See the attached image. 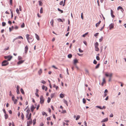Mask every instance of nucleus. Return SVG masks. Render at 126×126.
I'll return each instance as SVG.
<instances>
[{"instance_id": "nucleus-1", "label": "nucleus", "mask_w": 126, "mask_h": 126, "mask_svg": "<svg viewBox=\"0 0 126 126\" xmlns=\"http://www.w3.org/2000/svg\"><path fill=\"white\" fill-rule=\"evenodd\" d=\"M2 65L3 66H6L8 65L9 63L6 60L4 61L2 63Z\"/></svg>"}, {"instance_id": "nucleus-2", "label": "nucleus", "mask_w": 126, "mask_h": 126, "mask_svg": "<svg viewBox=\"0 0 126 126\" xmlns=\"http://www.w3.org/2000/svg\"><path fill=\"white\" fill-rule=\"evenodd\" d=\"M29 36L30 35L28 34H27L26 35V37L28 41V42L29 43H30V40H31V41H33V39L32 40V38H30L29 37Z\"/></svg>"}, {"instance_id": "nucleus-3", "label": "nucleus", "mask_w": 126, "mask_h": 126, "mask_svg": "<svg viewBox=\"0 0 126 126\" xmlns=\"http://www.w3.org/2000/svg\"><path fill=\"white\" fill-rule=\"evenodd\" d=\"M13 57L12 56H4V58L5 59H8L7 60V61H10L11 59Z\"/></svg>"}, {"instance_id": "nucleus-4", "label": "nucleus", "mask_w": 126, "mask_h": 126, "mask_svg": "<svg viewBox=\"0 0 126 126\" xmlns=\"http://www.w3.org/2000/svg\"><path fill=\"white\" fill-rule=\"evenodd\" d=\"M40 103L41 104H43L44 102V100L43 95H41L40 97Z\"/></svg>"}, {"instance_id": "nucleus-5", "label": "nucleus", "mask_w": 126, "mask_h": 126, "mask_svg": "<svg viewBox=\"0 0 126 126\" xmlns=\"http://www.w3.org/2000/svg\"><path fill=\"white\" fill-rule=\"evenodd\" d=\"M12 98V100L14 101V103L15 104H16L17 103V100L16 99H15V97L13 95Z\"/></svg>"}, {"instance_id": "nucleus-6", "label": "nucleus", "mask_w": 126, "mask_h": 126, "mask_svg": "<svg viewBox=\"0 0 126 126\" xmlns=\"http://www.w3.org/2000/svg\"><path fill=\"white\" fill-rule=\"evenodd\" d=\"M114 24L113 23H111L109 25V29L111 30L112 29L114 28Z\"/></svg>"}, {"instance_id": "nucleus-7", "label": "nucleus", "mask_w": 126, "mask_h": 126, "mask_svg": "<svg viewBox=\"0 0 126 126\" xmlns=\"http://www.w3.org/2000/svg\"><path fill=\"white\" fill-rule=\"evenodd\" d=\"M108 120V118H107L103 119L101 121V123L104 122H107Z\"/></svg>"}, {"instance_id": "nucleus-8", "label": "nucleus", "mask_w": 126, "mask_h": 126, "mask_svg": "<svg viewBox=\"0 0 126 126\" xmlns=\"http://www.w3.org/2000/svg\"><path fill=\"white\" fill-rule=\"evenodd\" d=\"M35 107H34V106L33 105H32V106L31 107V110L32 112H33L34 109H35Z\"/></svg>"}, {"instance_id": "nucleus-9", "label": "nucleus", "mask_w": 126, "mask_h": 126, "mask_svg": "<svg viewBox=\"0 0 126 126\" xmlns=\"http://www.w3.org/2000/svg\"><path fill=\"white\" fill-rule=\"evenodd\" d=\"M110 11H111L110 14H111V17L113 18L114 17H115V16L114 15H113V10H112L111 9L110 10Z\"/></svg>"}, {"instance_id": "nucleus-10", "label": "nucleus", "mask_w": 126, "mask_h": 126, "mask_svg": "<svg viewBox=\"0 0 126 126\" xmlns=\"http://www.w3.org/2000/svg\"><path fill=\"white\" fill-rule=\"evenodd\" d=\"M24 60H20L17 63V64H20L24 62Z\"/></svg>"}, {"instance_id": "nucleus-11", "label": "nucleus", "mask_w": 126, "mask_h": 126, "mask_svg": "<svg viewBox=\"0 0 126 126\" xmlns=\"http://www.w3.org/2000/svg\"><path fill=\"white\" fill-rule=\"evenodd\" d=\"M28 47L26 45L25 47V53H26L28 51Z\"/></svg>"}, {"instance_id": "nucleus-12", "label": "nucleus", "mask_w": 126, "mask_h": 126, "mask_svg": "<svg viewBox=\"0 0 126 126\" xmlns=\"http://www.w3.org/2000/svg\"><path fill=\"white\" fill-rule=\"evenodd\" d=\"M105 75L106 76V77H108L109 76H110V78H111V77L112 76V73H111L109 75L107 73H106L105 74Z\"/></svg>"}, {"instance_id": "nucleus-13", "label": "nucleus", "mask_w": 126, "mask_h": 126, "mask_svg": "<svg viewBox=\"0 0 126 126\" xmlns=\"http://www.w3.org/2000/svg\"><path fill=\"white\" fill-rule=\"evenodd\" d=\"M106 81L105 78H103V82H102L101 83V85L102 86H103L104 85V83Z\"/></svg>"}, {"instance_id": "nucleus-14", "label": "nucleus", "mask_w": 126, "mask_h": 126, "mask_svg": "<svg viewBox=\"0 0 126 126\" xmlns=\"http://www.w3.org/2000/svg\"><path fill=\"white\" fill-rule=\"evenodd\" d=\"M74 65H76L77 63L78 62V60L77 59H75L74 60Z\"/></svg>"}, {"instance_id": "nucleus-15", "label": "nucleus", "mask_w": 126, "mask_h": 126, "mask_svg": "<svg viewBox=\"0 0 126 126\" xmlns=\"http://www.w3.org/2000/svg\"><path fill=\"white\" fill-rule=\"evenodd\" d=\"M11 14V18H12L13 16V11L12 10L10 9Z\"/></svg>"}, {"instance_id": "nucleus-16", "label": "nucleus", "mask_w": 126, "mask_h": 126, "mask_svg": "<svg viewBox=\"0 0 126 126\" xmlns=\"http://www.w3.org/2000/svg\"><path fill=\"white\" fill-rule=\"evenodd\" d=\"M35 35L36 38L38 40H39V38L38 35L36 33H35Z\"/></svg>"}, {"instance_id": "nucleus-17", "label": "nucleus", "mask_w": 126, "mask_h": 126, "mask_svg": "<svg viewBox=\"0 0 126 126\" xmlns=\"http://www.w3.org/2000/svg\"><path fill=\"white\" fill-rule=\"evenodd\" d=\"M85 73L86 74H88V75H89V71L87 69H85Z\"/></svg>"}, {"instance_id": "nucleus-18", "label": "nucleus", "mask_w": 126, "mask_h": 126, "mask_svg": "<svg viewBox=\"0 0 126 126\" xmlns=\"http://www.w3.org/2000/svg\"><path fill=\"white\" fill-rule=\"evenodd\" d=\"M101 21H99L98 23H96L95 25L96 27H97L99 25L100 23H101Z\"/></svg>"}, {"instance_id": "nucleus-19", "label": "nucleus", "mask_w": 126, "mask_h": 126, "mask_svg": "<svg viewBox=\"0 0 126 126\" xmlns=\"http://www.w3.org/2000/svg\"><path fill=\"white\" fill-rule=\"evenodd\" d=\"M21 117L22 120H24V116L23 113H21Z\"/></svg>"}, {"instance_id": "nucleus-20", "label": "nucleus", "mask_w": 126, "mask_h": 126, "mask_svg": "<svg viewBox=\"0 0 126 126\" xmlns=\"http://www.w3.org/2000/svg\"><path fill=\"white\" fill-rule=\"evenodd\" d=\"M31 116H32V114L30 113L29 114V117L27 118L28 120H30L31 119Z\"/></svg>"}, {"instance_id": "nucleus-21", "label": "nucleus", "mask_w": 126, "mask_h": 126, "mask_svg": "<svg viewBox=\"0 0 126 126\" xmlns=\"http://www.w3.org/2000/svg\"><path fill=\"white\" fill-rule=\"evenodd\" d=\"M53 22H54V20L53 19L51 20V21L50 22V23H51V25L52 26H53Z\"/></svg>"}, {"instance_id": "nucleus-22", "label": "nucleus", "mask_w": 126, "mask_h": 126, "mask_svg": "<svg viewBox=\"0 0 126 126\" xmlns=\"http://www.w3.org/2000/svg\"><path fill=\"white\" fill-rule=\"evenodd\" d=\"M95 50L97 51H98L99 50V49L98 47H95Z\"/></svg>"}, {"instance_id": "nucleus-23", "label": "nucleus", "mask_w": 126, "mask_h": 126, "mask_svg": "<svg viewBox=\"0 0 126 126\" xmlns=\"http://www.w3.org/2000/svg\"><path fill=\"white\" fill-rule=\"evenodd\" d=\"M5 118L6 119H7L8 118V115L7 114L5 113L4 115Z\"/></svg>"}, {"instance_id": "nucleus-24", "label": "nucleus", "mask_w": 126, "mask_h": 126, "mask_svg": "<svg viewBox=\"0 0 126 126\" xmlns=\"http://www.w3.org/2000/svg\"><path fill=\"white\" fill-rule=\"evenodd\" d=\"M20 92L23 94H24V90L22 88H21L20 89Z\"/></svg>"}, {"instance_id": "nucleus-25", "label": "nucleus", "mask_w": 126, "mask_h": 126, "mask_svg": "<svg viewBox=\"0 0 126 126\" xmlns=\"http://www.w3.org/2000/svg\"><path fill=\"white\" fill-rule=\"evenodd\" d=\"M42 70L41 69H40V70L38 71V73L39 75H40L42 73Z\"/></svg>"}, {"instance_id": "nucleus-26", "label": "nucleus", "mask_w": 126, "mask_h": 126, "mask_svg": "<svg viewBox=\"0 0 126 126\" xmlns=\"http://www.w3.org/2000/svg\"><path fill=\"white\" fill-rule=\"evenodd\" d=\"M121 9L123 11H124V10L123 8L121 6H119L117 8V10H119V9Z\"/></svg>"}, {"instance_id": "nucleus-27", "label": "nucleus", "mask_w": 126, "mask_h": 126, "mask_svg": "<svg viewBox=\"0 0 126 126\" xmlns=\"http://www.w3.org/2000/svg\"><path fill=\"white\" fill-rule=\"evenodd\" d=\"M72 55L71 54H69L68 55V57L69 58H72Z\"/></svg>"}, {"instance_id": "nucleus-28", "label": "nucleus", "mask_w": 126, "mask_h": 126, "mask_svg": "<svg viewBox=\"0 0 126 126\" xmlns=\"http://www.w3.org/2000/svg\"><path fill=\"white\" fill-rule=\"evenodd\" d=\"M60 97L62 98H63L64 97L63 94H61L60 95Z\"/></svg>"}, {"instance_id": "nucleus-29", "label": "nucleus", "mask_w": 126, "mask_h": 126, "mask_svg": "<svg viewBox=\"0 0 126 126\" xmlns=\"http://www.w3.org/2000/svg\"><path fill=\"white\" fill-rule=\"evenodd\" d=\"M80 118V116L79 115H78L76 117V120H77L79 119Z\"/></svg>"}, {"instance_id": "nucleus-30", "label": "nucleus", "mask_w": 126, "mask_h": 126, "mask_svg": "<svg viewBox=\"0 0 126 126\" xmlns=\"http://www.w3.org/2000/svg\"><path fill=\"white\" fill-rule=\"evenodd\" d=\"M100 63H98L95 66V69H97V68H98L99 67V66H100Z\"/></svg>"}, {"instance_id": "nucleus-31", "label": "nucleus", "mask_w": 126, "mask_h": 126, "mask_svg": "<svg viewBox=\"0 0 126 126\" xmlns=\"http://www.w3.org/2000/svg\"><path fill=\"white\" fill-rule=\"evenodd\" d=\"M25 27V24L24 23H23L21 25V27L22 28H23Z\"/></svg>"}, {"instance_id": "nucleus-32", "label": "nucleus", "mask_w": 126, "mask_h": 126, "mask_svg": "<svg viewBox=\"0 0 126 126\" xmlns=\"http://www.w3.org/2000/svg\"><path fill=\"white\" fill-rule=\"evenodd\" d=\"M36 119H34L33 120V125H34L35 124V123H36Z\"/></svg>"}, {"instance_id": "nucleus-33", "label": "nucleus", "mask_w": 126, "mask_h": 126, "mask_svg": "<svg viewBox=\"0 0 126 126\" xmlns=\"http://www.w3.org/2000/svg\"><path fill=\"white\" fill-rule=\"evenodd\" d=\"M16 11L17 13L18 14H19L20 13H19V10L18 8H17L16 9Z\"/></svg>"}, {"instance_id": "nucleus-34", "label": "nucleus", "mask_w": 126, "mask_h": 126, "mask_svg": "<svg viewBox=\"0 0 126 126\" xmlns=\"http://www.w3.org/2000/svg\"><path fill=\"white\" fill-rule=\"evenodd\" d=\"M64 103L65 104H66L67 106H68V105L67 103V101L66 100H65L64 99Z\"/></svg>"}, {"instance_id": "nucleus-35", "label": "nucleus", "mask_w": 126, "mask_h": 126, "mask_svg": "<svg viewBox=\"0 0 126 126\" xmlns=\"http://www.w3.org/2000/svg\"><path fill=\"white\" fill-rule=\"evenodd\" d=\"M16 38H17V39H20V38H21L22 39H23L22 37L21 36H19L18 37H16Z\"/></svg>"}, {"instance_id": "nucleus-36", "label": "nucleus", "mask_w": 126, "mask_h": 126, "mask_svg": "<svg viewBox=\"0 0 126 126\" xmlns=\"http://www.w3.org/2000/svg\"><path fill=\"white\" fill-rule=\"evenodd\" d=\"M43 8L42 7H41V8L40 10V13L41 14L43 13Z\"/></svg>"}, {"instance_id": "nucleus-37", "label": "nucleus", "mask_w": 126, "mask_h": 126, "mask_svg": "<svg viewBox=\"0 0 126 126\" xmlns=\"http://www.w3.org/2000/svg\"><path fill=\"white\" fill-rule=\"evenodd\" d=\"M88 34V32H86L85 33V34H84L82 35V36L83 37H85L86 36V35H87Z\"/></svg>"}, {"instance_id": "nucleus-38", "label": "nucleus", "mask_w": 126, "mask_h": 126, "mask_svg": "<svg viewBox=\"0 0 126 126\" xmlns=\"http://www.w3.org/2000/svg\"><path fill=\"white\" fill-rule=\"evenodd\" d=\"M57 9L61 13H62L63 12V10H61L59 8H58Z\"/></svg>"}, {"instance_id": "nucleus-39", "label": "nucleus", "mask_w": 126, "mask_h": 126, "mask_svg": "<svg viewBox=\"0 0 126 126\" xmlns=\"http://www.w3.org/2000/svg\"><path fill=\"white\" fill-rule=\"evenodd\" d=\"M39 3V5L40 6H41L42 5V2L41 1H38Z\"/></svg>"}, {"instance_id": "nucleus-40", "label": "nucleus", "mask_w": 126, "mask_h": 126, "mask_svg": "<svg viewBox=\"0 0 126 126\" xmlns=\"http://www.w3.org/2000/svg\"><path fill=\"white\" fill-rule=\"evenodd\" d=\"M57 20L59 21V22H63V21L61 19V18H58V19H57Z\"/></svg>"}, {"instance_id": "nucleus-41", "label": "nucleus", "mask_w": 126, "mask_h": 126, "mask_svg": "<svg viewBox=\"0 0 126 126\" xmlns=\"http://www.w3.org/2000/svg\"><path fill=\"white\" fill-rule=\"evenodd\" d=\"M50 100H51L50 98L49 97H48V100H47V102L48 103H49V102H50Z\"/></svg>"}, {"instance_id": "nucleus-42", "label": "nucleus", "mask_w": 126, "mask_h": 126, "mask_svg": "<svg viewBox=\"0 0 126 126\" xmlns=\"http://www.w3.org/2000/svg\"><path fill=\"white\" fill-rule=\"evenodd\" d=\"M96 107L98 108H99L100 109L102 110L103 109V108L101 106H97Z\"/></svg>"}, {"instance_id": "nucleus-43", "label": "nucleus", "mask_w": 126, "mask_h": 126, "mask_svg": "<svg viewBox=\"0 0 126 126\" xmlns=\"http://www.w3.org/2000/svg\"><path fill=\"white\" fill-rule=\"evenodd\" d=\"M83 102L84 104H85L86 102V100L84 98H83Z\"/></svg>"}, {"instance_id": "nucleus-44", "label": "nucleus", "mask_w": 126, "mask_h": 126, "mask_svg": "<svg viewBox=\"0 0 126 126\" xmlns=\"http://www.w3.org/2000/svg\"><path fill=\"white\" fill-rule=\"evenodd\" d=\"M94 45L95 47H98V43H97V42H96L95 44Z\"/></svg>"}, {"instance_id": "nucleus-45", "label": "nucleus", "mask_w": 126, "mask_h": 126, "mask_svg": "<svg viewBox=\"0 0 126 126\" xmlns=\"http://www.w3.org/2000/svg\"><path fill=\"white\" fill-rule=\"evenodd\" d=\"M103 37L102 36H101V38H100L99 39V41L100 42H101L103 40Z\"/></svg>"}, {"instance_id": "nucleus-46", "label": "nucleus", "mask_w": 126, "mask_h": 126, "mask_svg": "<svg viewBox=\"0 0 126 126\" xmlns=\"http://www.w3.org/2000/svg\"><path fill=\"white\" fill-rule=\"evenodd\" d=\"M2 25L3 26H4L6 25V23L5 22H2Z\"/></svg>"}, {"instance_id": "nucleus-47", "label": "nucleus", "mask_w": 126, "mask_h": 126, "mask_svg": "<svg viewBox=\"0 0 126 126\" xmlns=\"http://www.w3.org/2000/svg\"><path fill=\"white\" fill-rule=\"evenodd\" d=\"M96 58L97 60H100L99 57L98 56H97L96 57Z\"/></svg>"}, {"instance_id": "nucleus-48", "label": "nucleus", "mask_w": 126, "mask_h": 126, "mask_svg": "<svg viewBox=\"0 0 126 126\" xmlns=\"http://www.w3.org/2000/svg\"><path fill=\"white\" fill-rule=\"evenodd\" d=\"M31 120L28 121V122L29 123V124H31L32 123V120L31 119Z\"/></svg>"}, {"instance_id": "nucleus-49", "label": "nucleus", "mask_w": 126, "mask_h": 126, "mask_svg": "<svg viewBox=\"0 0 126 126\" xmlns=\"http://www.w3.org/2000/svg\"><path fill=\"white\" fill-rule=\"evenodd\" d=\"M41 82L44 84H45L46 83V82L43 80H42Z\"/></svg>"}, {"instance_id": "nucleus-50", "label": "nucleus", "mask_w": 126, "mask_h": 126, "mask_svg": "<svg viewBox=\"0 0 126 126\" xmlns=\"http://www.w3.org/2000/svg\"><path fill=\"white\" fill-rule=\"evenodd\" d=\"M18 59L19 60H20L22 59V58L20 56H19L18 57Z\"/></svg>"}, {"instance_id": "nucleus-51", "label": "nucleus", "mask_w": 126, "mask_h": 126, "mask_svg": "<svg viewBox=\"0 0 126 126\" xmlns=\"http://www.w3.org/2000/svg\"><path fill=\"white\" fill-rule=\"evenodd\" d=\"M30 110L29 109L28 110H26V112H27V114H29V112L30 111Z\"/></svg>"}, {"instance_id": "nucleus-52", "label": "nucleus", "mask_w": 126, "mask_h": 126, "mask_svg": "<svg viewBox=\"0 0 126 126\" xmlns=\"http://www.w3.org/2000/svg\"><path fill=\"white\" fill-rule=\"evenodd\" d=\"M93 63L94 64H96L97 63V62L95 60H94L93 62Z\"/></svg>"}, {"instance_id": "nucleus-53", "label": "nucleus", "mask_w": 126, "mask_h": 126, "mask_svg": "<svg viewBox=\"0 0 126 126\" xmlns=\"http://www.w3.org/2000/svg\"><path fill=\"white\" fill-rule=\"evenodd\" d=\"M54 93L52 94H51V98H53V97L54 96Z\"/></svg>"}, {"instance_id": "nucleus-54", "label": "nucleus", "mask_w": 126, "mask_h": 126, "mask_svg": "<svg viewBox=\"0 0 126 126\" xmlns=\"http://www.w3.org/2000/svg\"><path fill=\"white\" fill-rule=\"evenodd\" d=\"M65 1H66V0H64L63 3V6H64L65 5Z\"/></svg>"}, {"instance_id": "nucleus-55", "label": "nucleus", "mask_w": 126, "mask_h": 126, "mask_svg": "<svg viewBox=\"0 0 126 126\" xmlns=\"http://www.w3.org/2000/svg\"><path fill=\"white\" fill-rule=\"evenodd\" d=\"M79 50L80 52H83V51L81 50L80 48L79 49Z\"/></svg>"}, {"instance_id": "nucleus-56", "label": "nucleus", "mask_w": 126, "mask_h": 126, "mask_svg": "<svg viewBox=\"0 0 126 126\" xmlns=\"http://www.w3.org/2000/svg\"><path fill=\"white\" fill-rule=\"evenodd\" d=\"M42 114L43 115H45V114H46V113L44 111H42Z\"/></svg>"}, {"instance_id": "nucleus-57", "label": "nucleus", "mask_w": 126, "mask_h": 126, "mask_svg": "<svg viewBox=\"0 0 126 126\" xmlns=\"http://www.w3.org/2000/svg\"><path fill=\"white\" fill-rule=\"evenodd\" d=\"M39 107H40V104H39L37 106V108H36V110H38V109H39Z\"/></svg>"}, {"instance_id": "nucleus-58", "label": "nucleus", "mask_w": 126, "mask_h": 126, "mask_svg": "<svg viewBox=\"0 0 126 126\" xmlns=\"http://www.w3.org/2000/svg\"><path fill=\"white\" fill-rule=\"evenodd\" d=\"M105 25L104 24L103 27L101 28V29H100V31H102L103 29L104 28L105 26Z\"/></svg>"}, {"instance_id": "nucleus-59", "label": "nucleus", "mask_w": 126, "mask_h": 126, "mask_svg": "<svg viewBox=\"0 0 126 126\" xmlns=\"http://www.w3.org/2000/svg\"><path fill=\"white\" fill-rule=\"evenodd\" d=\"M47 120H48V121L50 120H51L50 118V117H49L47 118Z\"/></svg>"}, {"instance_id": "nucleus-60", "label": "nucleus", "mask_w": 126, "mask_h": 126, "mask_svg": "<svg viewBox=\"0 0 126 126\" xmlns=\"http://www.w3.org/2000/svg\"><path fill=\"white\" fill-rule=\"evenodd\" d=\"M83 42L85 44V45L86 46L87 45V43L86 41H83Z\"/></svg>"}, {"instance_id": "nucleus-61", "label": "nucleus", "mask_w": 126, "mask_h": 126, "mask_svg": "<svg viewBox=\"0 0 126 126\" xmlns=\"http://www.w3.org/2000/svg\"><path fill=\"white\" fill-rule=\"evenodd\" d=\"M45 87H46V86H45L44 85H43L42 86V89L43 90H44L45 89Z\"/></svg>"}, {"instance_id": "nucleus-62", "label": "nucleus", "mask_w": 126, "mask_h": 126, "mask_svg": "<svg viewBox=\"0 0 126 126\" xmlns=\"http://www.w3.org/2000/svg\"><path fill=\"white\" fill-rule=\"evenodd\" d=\"M18 27L17 26H16L15 27H14V28L16 30H17L18 29Z\"/></svg>"}, {"instance_id": "nucleus-63", "label": "nucleus", "mask_w": 126, "mask_h": 126, "mask_svg": "<svg viewBox=\"0 0 126 126\" xmlns=\"http://www.w3.org/2000/svg\"><path fill=\"white\" fill-rule=\"evenodd\" d=\"M63 1H61L60 2V5H62L63 4Z\"/></svg>"}, {"instance_id": "nucleus-64", "label": "nucleus", "mask_w": 126, "mask_h": 126, "mask_svg": "<svg viewBox=\"0 0 126 126\" xmlns=\"http://www.w3.org/2000/svg\"><path fill=\"white\" fill-rule=\"evenodd\" d=\"M35 94L37 97H39V95L37 93H35Z\"/></svg>"}]
</instances>
